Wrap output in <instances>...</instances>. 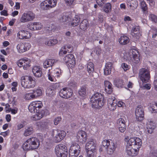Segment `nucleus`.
<instances>
[{
    "label": "nucleus",
    "instance_id": "3",
    "mask_svg": "<svg viewBox=\"0 0 157 157\" xmlns=\"http://www.w3.org/2000/svg\"><path fill=\"white\" fill-rule=\"evenodd\" d=\"M40 142L36 137H33L28 139L23 144L22 147L24 150H34L39 147Z\"/></svg>",
    "mask_w": 157,
    "mask_h": 157
},
{
    "label": "nucleus",
    "instance_id": "8",
    "mask_svg": "<svg viewBox=\"0 0 157 157\" xmlns=\"http://www.w3.org/2000/svg\"><path fill=\"white\" fill-rule=\"evenodd\" d=\"M111 141L105 140L102 142L103 146L105 147L107 153L109 155L112 154L117 147L116 143L112 141L111 140Z\"/></svg>",
    "mask_w": 157,
    "mask_h": 157
},
{
    "label": "nucleus",
    "instance_id": "30",
    "mask_svg": "<svg viewBox=\"0 0 157 157\" xmlns=\"http://www.w3.org/2000/svg\"><path fill=\"white\" fill-rule=\"evenodd\" d=\"M80 21V18L79 16L78 15H76L71 23V25L73 26L77 25L79 23Z\"/></svg>",
    "mask_w": 157,
    "mask_h": 157
},
{
    "label": "nucleus",
    "instance_id": "34",
    "mask_svg": "<svg viewBox=\"0 0 157 157\" xmlns=\"http://www.w3.org/2000/svg\"><path fill=\"white\" fill-rule=\"evenodd\" d=\"M123 81L121 79H116L114 81V84L117 87H122L123 86Z\"/></svg>",
    "mask_w": 157,
    "mask_h": 157
},
{
    "label": "nucleus",
    "instance_id": "59",
    "mask_svg": "<svg viewBox=\"0 0 157 157\" xmlns=\"http://www.w3.org/2000/svg\"><path fill=\"white\" fill-rule=\"evenodd\" d=\"M68 51L67 50L65 49L63 47L62 48L60 51V53H63L64 54H66Z\"/></svg>",
    "mask_w": 157,
    "mask_h": 157
},
{
    "label": "nucleus",
    "instance_id": "55",
    "mask_svg": "<svg viewBox=\"0 0 157 157\" xmlns=\"http://www.w3.org/2000/svg\"><path fill=\"white\" fill-rule=\"evenodd\" d=\"M67 5L70 6L73 5L75 3L74 0H64Z\"/></svg>",
    "mask_w": 157,
    "mask_h": 157
},
{
    "label": "nucleus",
    "instance_id": "4",
    "mask_svg": "<svg viewBox=\"0 0 157 157\" xmlns=\"http://www.w3.org/2000/svg\"><path fill=\"white\" fill-rule=\"evenodd\" d=\"M92 107L94 108L99 109L104 105V100L103 97L98 93L93 95L90 98Z\"/></svg>",
    "mask_w": 157,
    "mask_h": 157
},
{
    "label": "nucleus",
    "instance_id": "52",
    "mask_svg": "<svg viewBox=\"0 0 157 157\" xmlns=\"http://www.w3.org/2000/svg\"><path fill=\"white\" fill-rule=\"evenodd\" d=\"M36 25V30L40 29L43 27V25L41 23L39 22H35Z\"/></svg>",
    "mask_w": 157,
    "mask_h": 157
},
{
    "label": "nucleus",
    "instance_id": "16",
    "mask_svg": "<svg viewBox=\"0 0 157 157\" xmlns=\"http://www.w3.org/2000/svg\"><path fill=\"white\" fill-rule=\"evenodd\" d=\"M30 48L31 45L28 43H20L17 46L18 52L21 53L28 50Z\"/></svg>",
    "mask_w": 157,
    "mask_h": 157
},
{
    "label": "nucleus",
    "instance_id": "25",
    "mask_svg": "<svg viewBox=\"0 0 157 157\" xmlns=\"http://www.w3.org/2000/svg\"><path fill=\"white\" fill-rule=\"evenodd\" d=\"M155 127V124L151 121H148L147 124V131L149 133L151 134Z\"/></svg>",
    "mask_w": 157,
    "mask_h": 157
},
{
    "label": "nucleus",
    "instance_id": "40",
    "mask_svg": "<svg viewBox=\"0 0 157 157\" xmlns=\"http://www.w3.org/2000/svg\"><path fill=\"white\" fill-rule=\"evenodd\" d=\"M73 56L72 54H71L66 55L65 57L63 58V61L67 64L70 60L72 59Z\"/></svg>",
    "mask_w": 157,
    "mask_h": 157
},
{
    "label": "nucleus",
    "instance_id": "6",
    "mask_svg": "<svg viewBox=\"0 0 157 157\" xmlns=\"http://www.w3.org/2000/svg\"><path fill=\"white\" fill-rule=\"evenodd\" d=\"M21 80V85L24 88H33L36 84L34 78L31 76H22Z\"/></svg>",
    "mask_w": 157,
    "mask_h": 157
},
{
    "label": "nucleus",
    "instance_id": "36",
    "mask_svg": "<svg viewBox=\"0 0 157 157\" xmlns=\"http://www.w3.org/2000/svg\"><path fill=\"white\" fill-rule=\"evenodd\" d=\"M69 107V103L68 102L65 101L62 103L60 105L59 108L62 110H65L67 109Z\"/></svg>",
    "mask_w": 157,
    "mask_h": 157
},
{
    "label": "nucleus",
    "instance_id": "5",
    "mask_svg": "<svg viewBox=\"0 0 157 157\" xmlns=\"http://www.w3.org/2000/svg\"><path fill=\"white\" fill-rule=\"evenodd\" d=\"M87 157H95L94 153L96 151V144L93 139H90L87 143L85 146Z\"/></svg>",
    "mask_w": 157,
    "mask_h": 157
},
{
    "label": "nucleus",
    "instance_id": "63",
    "mask_svg": "<svg viewBox=\"0 0 157 157\" xmlns=\"http://www.w3.org/2000/svg\"><path fill=\"white\" fill-rule=\"evenodd\" d=\"M1 14L2 15L5 16H7L8 14L7 13V11L6 10H3L1 12Z\"/></svg>",
    "mask_w": 157,
    "mask_h": 157
},
{
    "label": "nucleus",
    "instance_id": "27",
    "mask_svg": "<svg viewBox=\"0 0 157 157\" xmlns=\"http://www.w3.org/2000/svg\"><path fill=\"white\" fill-rule=\"evenodd\" d=\"M140 31L139 27L138 26H134L133 27L132 30V35L133 36H135L137 39L140 36Z\"/></svg>",
    "mask_w": 157,
    "mask_h": 157
},
{
    "label": "nucleus",
    "instance_id": "61",
    "mask_svg": "<svg viewBox=\"0 0 157 157\" xmlns=\"http://www.w3.org/2000/svg\"><path fill=\"white\" fill-rule=\"evenodd\" d=\"M60 87V84L59 83H56L54 84L53 85V87L55 89H56Z\"/></svg>",
    "mask_w": 157,
    "mask_h": 157
},
{
    "label": "nucleus",
    "instance_id": "20",
    "mask_svg": "<svg viewBox=\"0 0 157 157\" xmlns=\"http://www.w3.org/2000/svg\"><path fill=\"white\" fill-rule=\"evenodd\" d=\"M30 62L29 59L25 58L18 60L17 62V64L20 67H23L24 69L25 70L27 69L30 66Z\"/></svg>",
    "mask_w": 157,
    "mask_h": 157
},
{
    "label": "nucleus",
    "instance_id": "29",
    "mask_svg": "<svg viewBox=\"0 0 157 157\" xmlns=\"http://www.w3.org/2000/svg\"><path fill=\"white\" fill-rule=\"evenodd\" d=\"M129 38L126 36H121L118 40L120 43L122 45H125L129 43Z\"/></svg>",
    "mask_w": 157,
    "mask_h": 157
},
{
    "label": "nucleus",
    "instance_id": "54",
    "mask_svg": "<svg viewBox=\"0 0 157 157\" xmlns=\"http://www.w3.org/2000/svg\"><path fill=\"white\" fill-rule=\"evenodd\" d=\"M63 47L65 49L67 50L68 52H71L72 51V48L70 45H66L64 46Z\"/></svg>",
    "mask_w": 157,
    "mask_h": 157
},
{
    "label": "nucleus",
    "instance_id": "2",
    "mask_svg": "<svg viewBox=\"0 0 157 157\" xmlns=\"http://www.w3.org/2000/svg\"><path fill=\"white\" fill-rule=\"evenodd\" d=\"M42 106V103L41 101H33L29 104L28 107L29 111L32 113H35L31 117L33 120L37 121L40 120L44 116V111L40 109Z\"/></svg>",
    "mask_w": 157,
    "mask_h": 157
},
{
    "label": "nucleus",
    "instance_id": "9",
    "mask_svg": "<svg viewBox=\"0 0 157 157\" xmlns=\"http://www.w3.org/2000/svg\"><path fill=\"white\" fill-rule=\"evenodd\" d=\"M55 154L57 157H67L68 153L67 147L63 144H59L55 147Z\"/></svg>",
    "mask_w": 157,
    "mask_h": 157
},
{
    "label": "nucleus",
    "instance_id": "31",
    "mask_svg": "<svg viewBox=\"0 0 157 157\" xmlns=\"http://www.w3.org/2000/svg\"><path fill=\"white\" fill-rule=\"evenodd\" d=\"M88 25V21L84 19L80 24V28L82 30H85L87 28Z\"/></svg>",
    "mask_w": 157,
    "mask_h": 157
},
{
    "label": "nucleus",
    "instance_id": "57",
    "mask_svg": "<svg viewBox=\"0 0 157 157\" xmlns=\"http://www.w3.org/2000/svg\"><path fill=\"white\" fill-rule=\"evenodd\" d=\"M50 40L52 43V46L56 44L58 42V40L56 39L51 38Z\"/></svg>",
    "mask_w": 157,
    "mask_h": 157
},
{
    "label": "nucleus",
    "instance_id": "37",
    "mask_svg": "<svg viewBox=\"0 0 157 157\" xmlns=\"http://www.w3.org/2000/svg\"><path fill=\"white\" fill-rule=\"evenodd\" d=\"M32 93L35 98L41 96L42 94V91L40 89H38L33 90V91Z\"/></svg>",
    "mask_w": 157,
    "mask_h": 157
},
{
    "label": "nucleus",
    "instance_id": "17",
    "mask_svg": "<svg viewBox=\"0 0 157 157\" xmlns=\"http://www.w3.org/2000/svg\"><path fill=\"white\" fill-rule=\"evenodd\" d=\"M73 92L70 88H64L61 89L59 92V95L61 97L68 98L71 97L73 94Z\"/></svg>",
    "mask_w": 157,
    "mask_h": 157
},
{
    "label": "nucleus",
    "instance_id": "15",
    "mask_svg": "<svg viewBox=\"0 0 157 157\" xmlns=\"http://www.w3.org/2000/svg\"><path fill=\"white\" fill-rule=\"evenodd\" d=\"M127 120L125 117H123L118 119L117 124L119 131L121 133L124 132L126 129V122Z\"/></svg>",
    "mask_w": 157,
    "mask_h": 157
},
{
    "label": "nucleus",
    "instance_id": "41",
    "mask_svg": "<svg viewBox=\"0 0 157 157\" xmlns=\"http://www.w3.org/2000/svg\"><path fill=\"white\" fill-rule=\"evenodd\" d=\"M128 5L131 7V9H134L137 7V2L136 0H132L130 4H128Z\"/></svg>",
    "mask_w": 157,
    "mask_h": 157
},
{
    "label": "nucleus",
    "instance_id": "56",
    "mask_svg": "<svg viewBox=\"0 0 157 157\" xmlns=\"http://www.w3.org/2000/svg\"><path fill=\"white\" fill-rule=\"evenodd\" d=\"M44 123L42 122H38L36 123V125L39 129L44 127Z\"/></svg>",
    "mask_w": 157,
    "mask_h": 157
},
{
    "label": "nucleus",
    "instance_id": "53",
    "mask_svg": "<svg viewBox=\"0 0 157 157\" xmlns=\"http://www.w3.org/2000/svg\"><path fill=\"white\" fill-rule=\"evenodd\" d=\"M61 118L60 117H58L55 118L54 120V124L56 125H57L59 122L61 121Z\"/></svg>",
    "mask_w": 157,
    "mask_h": 157
},
{
    "label": "nucleus",
    "instance_id": "50",
    "mask_svg": "<svg viewBox=\"0 0 157 157\" xmlns=\"http://www.w3.org/2000/svg\"><path fill=\"white\" fill-rule=\"evenodd\" d=\"M59 18L60 21L61 22L66 21L68 20V18L63 14L60 15Z\"/></svg>",
    "mask_w": 157,
    "mask_h": 157
},
{
    "label": "nucleus",
    "instance_id": "39",
    "mask_svg": "<svg viewBox=\"0 0 157 157\" xmlns=\"http://www.w3.org/2000/svg\"><path fill=\"white\" fill-rule=\"evenodd\" d=\"M111 4L110 3H108L105 4L103 8V9L105 12L108 13L111 11Z\"/></svg>",
    "mask_w": 157,
    "mask_h": 157
},
{
    "label": "nucleus",
    "instance_id": "18",
    "mask_svg": "<svg viewBox=\"0 0 157 157\" xmlns=\"http://www.w3.org/2000/svg\"><path fill=\"white\" fill-rule=\"evenodd\" d=\"M136 118L137 121H141L144 118V112L143 108L140 106L138 107L135 112Z\"/></svg>",
    "mask_w": 157,
    "mask_h": 157
},
{
    "label": "nucleus",
    "instance_id": "48",
    "mask_svg": "<svg viewBox=\"0 0 157 157\" xmlns=\"http://www.w3.org/2000/svg\"><path fill=\"white\" fill-rule=\"evenodd\" d=\"M121 67L124 71H126L129 69L130 66L127 63H123L121 64Z\"/></svg>",
    "mask_w": 157,
    "mask_h": 157
},
{
    "label": "nucleus",
    "instance_id": "46",
    "mask_svg": "<svg viewBox=\"0 0 157 157\" xmlns=\"http://www.w3.org/2000/svg\"><path fill=\"white\" fill-rule=\"evenodd\" d=\"M24 98L26 100H29L34 98L32 92L26 93L24 95Z\"/></svg>",
    "mask_w": 157,
    "mask_h": 157
},
{
    "label": "nucleus",
    "instance_id": "35",
    "mask_svg": "<svg viewBox=\"0 0 157 157\" xmlns=\"http://www.w3.org/2000/svg\"><path fill=\"white\" fill-rule=\"evenodd\" d=\"M52 72L54 75L55 77L57 78H59L62 75V72L60 69L57 68Z\"/></svg>",
    "mask_w": 157,
    "mask_h": 157
},
{
    "label": "nucleus",
    "instance_id": "42",
    "mask_svg": "<svg viewBox=\"0 0 157 157\" xmlns=\"http://www.w3.org/2000/svg\"><path fill=\"white\" fill-rule=\"evenodd\" d=\"M140 6L141 9L144 13L148 9L147 5L144 1H141L140 3Z\"/></svg>",
    "mask_w": 157,
    "mask_h": 157
},
{
    "label": "nucleus",
    "instance_id": "23",
    "mask_svg": "<svg viewBox=\"0 0 157 157\" xmlns=\"http://www.w3.org/2000/svg\"><path fill=\"white\" fill-rule=\"evenodd\" d=\"M57 61V60L53 59H46L43 62V67L45 68H47L48 67H52Z\"/></svg>",
    "mask_w": 157,
    "mask_h": 157
},
{
    "label": "nucleus",
    "instance_id": "38",
    "mask_svg": "<svg viewBox=\"0 0 157 157\" xmlns=\"http://www.w3.org/2000/svg\"><path fill=\"white\" fill-rule=\"evenodd\" d=\"M50 69L49 70V71L48 73V79L52 82H55L56 81V78L55 76L54 75L52 72H50Z\"/></svg>",
    "mask_w": 157,
    "mask_h": 157
},
{
    "label": "nucleus",
    "instance_id": "32",
    "mask_svg": "<svg viewBox=\"0 0 157 157\" xmlns=\"http://www.w3.org/2000/svg\"><path fill=\"white\" fill-rule=\"evenodd\" d=\"M33 132V128L31 127H29L25 129L24 131V135L25 136H28L32 134Z\"/></svg>",
    "mask_w": 157,
    "mask_h": 157
},
{
    "label": "nucleus",
    "instance_id": "60",
    "mask_svg": "<svg viewBox=\"0 0 157 157\" xmlns=\"http://www.w3.org/2000/svg\"><path fill=\"white\" fill-rule=\"evenodd\" d=\"M11 116L10 114H7L6 116V119L7 122H9L11 121Z\"/></svg>",
    "mask_w": 157,
    "mask_h": 157
},
{
    "label": "nucleus",
    "instance_id": "26",
    "mask_svg": "<svg viewBox=\"0 0 157 157\" xmlns=\"http://www.w3.org/2000/svg\"><path fill=\"white\" fill-rule=\"evenodd\" d=\"M105 90L108 94H111L113 91L112 85L109 82L106 81L104 82Z\"/></svg>",
    "mask_w": 157,
    "mask_h": 157
},
{
    "label": "nucleus",
    "instance_id": "21",
    "mask_svg": "<svg viewBox=\"0 0 157 157\" xmlns=\"http://www.w3.org/2000/svg\"><path fill=\"white\" fill-rule=\"evenodd\" d=\"M138 52L136 50L132 49L131 50L130 53L131 59L134 63H138L140 61V59L138 56Z\"/></svg>",
    "mask_w": 157,
    "mask_h": 157
},
{
    "label": "nucleus",
    "instance_id": "28",
    "mask_svg": "<svg viewBox=\"0 0 157 157\" xmlns=\"http://www.w3.org/2000/svg\"><path fill=\"white\" fill-rule=\"evenodd\" d=\"M112 66V64L110 62H108L106 64L105 68L104 69V75H107L111 73Z\"/></svg>",
    "mask_w": 157,
    "mask_h": 157
},
{
    "label": "nucleus",
    "instance_id": "7",
    "mask_svg": "<svg viewBox=\"0 0 157 157\" xmlns=\"http://www.w3.org/2000/svg\"><path fill=\"white\" fill-rule=\"evenodd\" d=\"M108 107L109 109L112 111L114 110L117 105L118 107H123L125 105L124 103L121 101H119L117 103V100L114 96H109L108 99Z\"/></svg>",
    "mask_w": 157,
    "mask_h": 157
},
{
    "label": "nucleus",
    "instance_id": "14",
    "mask_svg": "<svg viewBox=\"0 0 157 157\" xmlns=\"http://www.w3.org/2000/svg\"><path fill=\"white\" fill-rule=\"evenodd\" d=\"M56 3V0H45L40 3V7L43 9L46 10L54 7Z\"/></svg>",
    "mask_w": 157,
    "mask_h": 157
},
{
    "label": "nucleus",
    "instance_id": "19",
    "mask_svg": "<svg viewBox=\"0 0 157 157\" xmlns=\"http://www.w3.org/2000/svg\"><path fill=\"white\" fill-rule=\"evenodd\" d=\"M76 137L78 141L82 143H85L87 139L86 133L85 131L82 130L78 131Z\"/></svg>",
    "mask_w": 157,
    "mask_h": 157
},
{
    "label": "nucleus",
    "instance_id": "1",
    "mask_svg": "<svg viewBox=\"0 0 157 157\" xmlns=\"http://www.w3.org/2000/svg\"><path fill=\"white\" fill-rule=\"evenodd\" d=\"M142 144V140L138 137H132L128 140L126 148L128 155L132 156H135L138 154L140 148Z\"/></svg>",
    "mask_w": 157,
    "mask_h": 157
},
{
    "label": "nucleus",
    "instance_id": "10",
    "mask_svg": "<svg viewBox=\"0 0 157 157\" xmlns=\"http://www.w3.org/2000/svg\"><path fill=\"white\" fill-rule=\"evenodd\" d=\"M66 132L63 130L59 129L53 130L52 136L54 137V141L56 143L60 142L66 135Z\"/></svg>",
    "mask_w": 157,
    "mask_h": 157
},
{
    "label": "nucleus",
    "instance_id": "24",
    "mask_svg": "<svg viewBox=\"0 0 157 157\" xmlns=\"http://www.w3.org/2000/svg\"><path fill=\"white\" fill-rule=\"evenodd\" d=\"M32 71L35 76L37 77H40L42 74V69L39 66H34L32 69Z\"/></svg>",
    "mask_w": 157,
    "mask_h": 157
},
{
    "label": "nucleus",
    "instance_id": "43",
    "mask_svg": "<svg viewBox=\"0 0 157 157\" xmlns=\"http://www.w3.org/2000/svg\"><path fill=\"white\" fill-rule=\"evenodd\" d=\"M86 87H82L78 91V93L79 95L82 97H84L86 94Z\"/></svg>",
    "mask_w": 157,
    "mask_h": 157
},
{
    "label": "nucleus",
    "instance_id": "11",
    "mask_svg": "<svg viewBox=\"0 0 157 157\" xmlns=\"http://www.w3.org/2000/svg\"><path fill=\"white\" fill-rule=\"evenodd\" d=\"M139 76L143 82H149L150 78L149 70L147 67L141 69Z\"/></svg>",
    "mask_w": 157,
    "mask_h": 157
},
{
    "label": "nucleus",
    "instance_id": "64",
    "mask_svg": "<svg viewBox=\"0 0 157 157\" xmlns=\"http://www.w3.org/2000/svg\"><path fill=\"white\" fill-rule=\"evenodd\" d=\"M154 85L155 89L157 91V79L154 81Z\"/></svg>",
    "mask_w": 157,
    "mask_h": 157
},
{
    "label": "nucleus",
    "instance_id": "33",
    "mask_svg": "<svg viewBox=\"0 0 157 157\" xmlns=\"http://www.w3.org/2000/svg\"><path fill=\"white\" fill-rule=\"evenodd\" d=\"M87 69L89 73H93L94 71V65L92 62H89L87 64Z\"/></svg>",
    "mask_w": 157,
    "mask_h": 157
},
{
    "label": "nucleus",
    "instance_id": "45",
    "mask_svg": "<svg viewBox=\"0 0 157 157\" xmlns=\"http://www.w3.org/2000/svg\"><path fill=\"white\" fill-rule=\"evenodd\" d=\"M150 110L152 111L153 113H157V103L154 102L152 104V105L151 107Z\"/></svg>",
    "mask_w": 157,
    "mask_h": 157
},
{
    "label": "nucleus",
    "instance_id": "44",
    "mask_svg": "<svg viewBox=\"0 0 157 157\" xmlns=\"http://www.w3.org/2000/svg\"><path fill=\"white\" fill-rule=\"evenodd\" d=\"M151 32L152 33V37L154 38L157 36V30L154 27H153L151 28V30L149 32V33Z\"/></svg>",
    "mask_w": 157,
    "mask_h": 157
},
{
    "label": "nucleus",
    "instance_id": "47",
    "mask_svg": "<svg viewBox=\"0 0 157 157\" xmlns=\"http://www.w3.org/2000/svg\"><path fill=\"white\" fill-rule=\"evenodd\" d=\"M72 59H71L67 63V65L71 67H73L75 65V62L74 56L73 57Z\"/></svg>",
    "mask_w": 157,
    "mask_h": 157
},
{
    "label": "nucleus",
    "instance_id": "12",
    "mask_svg": "<svg viewBox=\"0 0 157 157\" xmlns=\"http://www.w3.org/2000/svg\"><path fill=\"white\" fill-rule=\"evenodd\" d=\"M80 146L76 143L72 144L69 151L70 157H77L80 152Z\"/></svg>",
    "mask_w": 157,
    "mask_h": 157
},
{
    "label": "nucleus",
    "instance_id": "58",
    "mask_svg": "<svg viewBox=\"0 0 157 157\" xmlns=\"http://www.w3.org/2000/svg\"><path fill=\"white\" fill-rule=\"evenodd\" d=\"M45 44L46 45H48V46H52V43L51 42L50 39H46L45 42Z\"/></svg>",
    "mask_w": 157,
    "mask_h": 157
},
{
    "label": "nucleus",
    "instance_id": "62",
    "mask_svg": "<svg viewBox=\"0 0 157 157\" xmlns=\"http://www.w3.org/2000/svg\"><path fill=\"white\" fill-rule=\"evenodd\" d=\"M144 87L147 90H150L151 88V85L149 83L146 84L144 86Z\"/></svg>",
    "mask_w": 157,
    "mask_h": 157
},
{
    "label": "nucleus",
    "instance_id": "49",
    "mask_svg": "<svg viewBox=\"0 0 157 157\" xmlns=\"http://www.w3.org/2000/svg\"><path fill=\"white\" fill-rule=\"evenodd\" d=\"M149 19L155 23H157V17L153 14H150L149 16Z\"/></svg>",
    "mask_w": 157,
    "mask_h": 157
},
{
    "label": "nucleus",
    "instance_id": "22",
    "mask_svg": "<svg viewBox=\"0 0 157 157\" xmlns=\"http://www.w3.org/2000/svg\"><path fill=\"white\" fill-rule=\"evenodd\" d=\"M30 33L27 31L22 30L17 34V37L20 39H27L30 37Z\"/></svg>",
    "mask_w": 157,
    "mask_h": 157
},
{
    "label": "nucleus",
    "instance_id": "13",
    "mask_svg": "<svg viewBox=\"0 0 157 157\" xmlns=\"http://www.w3.org/2000/svg\"><path fill=\"white\" fill-rule=\"evenodd\" d=\"M35 14L30 11L24 13L20 18V21L21 23H25L33 21L35 18Z\"/></svg>",
    "mask_w": 157,
    "mask_h": 157
},
{
    "label": "nucleus",
    "instance_id": "51",
    "mask_svg": "<svg viewBox=\"0 0 157 157\" xmlns=\"http://www.w3.org/2000/svg\"><path fill=\"white\" fill-rule=\"evenodd\" d=\"M35 24V22L31 23L30 24H29L28 25V28L32 30H36L35 26L36 25Z\"/></svg>",
    "mask_w": 157,
    "mask_h": 157
}]
</instances>
